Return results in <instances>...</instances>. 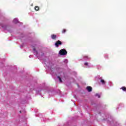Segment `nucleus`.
I'll return each mask as SVG.
<instances>
[{
    "label": "nucleus",
    "instance_id": "obj_23",
    "mask_svg": "<svg viewBox=\"0 0 126 126\" xmlns=\"http://www.w3.org/2000/svg\"><path fill=\"white\" fill-rule=\"evenodd\" d=\"M61 73H62L63 74V72H61Z\"/></svg>",
    "mask_w": 126,
    "mask_h": 126
},
{
    "label": "nucleus",
    "instance_id": "obj_1",
    "mask_svg": "<svg viewBox=\"0 0 126 126\" xmlns=\"http://www.w3.org/2000/svg\"><path fill=\"white\" fill-rule=\"evenodd\" d=\"M44 66H47L48 68H51V66L52 65V62H48L46 60H43L42 62Z\"/></svg>",
    "mask_w": 126,
    "mask_h": 126
},
{
    "label": "nucleus",
    "instance_id": "obj_4",
    "mask_svg": "<svg viewBox=\"0 0 126 126\" xmlns=\"http://www.w3.org/2000/svg\"><path fill=\"white\" fill-rule=\"evenodd\" d=\"M33 54L40 60V58L39 57V53H38V52L36 51L35 48H33Z\"/></svg>",
    "mask_w": 126,
    "mask_h": 126
},
{
    "label": "nucleus",
    "instance_id": "obj_19",
    "mask_svg": "<svg viewBox=\"0 0 126 126\" xmlns=\"http://www.w3.org/2000/svg\"><path fill=\"white\" fill-rule=\"evenodd\" d=\"M109 85H110V86H112V83H111V82H109Z\"/></svg>",
    "mask_w": 126,
    "mask_h": 126
},
{
    "label": "nucleus",
    "instance_id": "obj_11",
    "mask_svg": "<svg viewBox=\"0 0 126 126\" xmlns=\"http://www.w3.org/2000/svg\"><path fill=\"white\" fill-rule=\"evenodd\" d=\"M84 59L86 61H87V60H90V58L88 57L87 56H84Z\"/></svg>",
    "mask_w": 126,
    "mask_h": 126
},
{
    "label": "nucleus",
    "instance_id": "obj_17",
    "mask_svg": "<svg viewBox=\"0 0 126 126\" xmlns=\"http://www.w3.org/2000/svg\"><path fill=\"white\" fill-rule=\"evenodd\" d=\"M66 31L65 30H63V31H62V33H65Z\"/></svg>",
    "mask_w": 126,
    "mask_h": 126
},
{
    "label": "nucleus",
    "instance_id": "obj_14",
    "mask_svg": "<svg viewBox=\"0 0 126 126\" xmlns=\"http://www.w3.org/2000/svg\"><path fill=\"white\" fill-rule=\"evenodd\" d=\"M121 89H122V90L123 91H126V88L125 87H123L122 88H121Z\"/></svg>",
    "mask_w": 126,
    "mask_h": 126
},
{
    "label": "nucleus",
    "instance_id": "obj_12",
    "mask_svg": "<svg viewBox=\"0 0 126 126\" xmlns=\"http://www.w3.org/2000/svg\"><path fill=\"white\" fill-rule=\"evenodd\" d=\"M57 78H58V79H59L60 82H61V83L63 82V81L62 80V78H61V77H60V76H58L57 77Z\"/></svg>",
    "mask_w": 126,
    "mask_h": 126
},
{
    "label": "nucleus",
    "instance_id": "obj_7",
    "mask_svg": "<svg viewBox=\"0 0 126 126\" xmlns=\"http://www.w3.org/2000/svg\"><path fill=\"white\" fill-rule=\"evenodd\" d=\"M13 23H14L15 24H17V23H19V21H18V19H17V18H15V19H13Z\"/></svg>",
    "mask_w": 126,
    "mask_h": 126
},
{
    "label": "nucleus",
    "instance_id": "obj_6",
    "mask_svg": "<svg viewBox=\"0 0 126 126\" xmlns=\"http://www.w3.org/2000/svg\"><path fill=\"white\" fill-rule=\"evenodd\" d=\"M60 45H62V42L58 40L57 42H56L55 46H56V47H59V46H60Z\"/></svg>",
    "mask_w": 126,
    "mask_h": 126
},
{
    "label": "nucleus",
    "instance_id": "obj_8",
    "mask_svg": "<svg viewBox=\"0 0 126 126\" xmlns=\"http://www.w3.org/2000/svg\"><path fill=\"white\" fill-rule=\"evenodd\" d=\"M100 83L102 84V85H105L106 84V81L104 80L103 79H102V78L100 77Z\"/></svg>",
    "mask_w": 126,
    "mask_h": 126
},
{
    "label": "nucleus",
    "instance_id": "obj_21",
    "mask_svg": "<svg viewBox=\"0 0 126 126\" xmlns=\"http://www.w3.org/2000/svg\"><path fill=\"white\" fill-rule=\"evenodd\" d=\"M31 6H33V4H31Z\"/></svg>",
    "mask_w": 126,
    "mask_h": 126
},
{
    "label": "nucleus",
    "instance_id": "obj_20",
    "mask_svg": "<svg viewBox=\"0 0 126 126\" xmlns=\"http://www.w3.org/2000/svg\"><path fill=\"white\" fill-rule=\"evenodd\" d=\"M21 47L22 48H23V45H21Z\"/></svg>",
    "mask_w": 126,
    "mask_h": 126
},
{
    "label": "nucleus",
    "instance_id": "obj_24",
    "mask_svg": "<svg viewBox=\"0 0 126 126\" xmlns=\"http://www.w3.org/2000/svg\"><path fill=\"white\" fill-rule=\"evenodd\" d=\"M20 113H21V111H20Z\"/></svg>",
    "mask_w": 126,
    "mask_h": 126
},
{
    "label": "nucleus",
    "instance_id": "obj_16",
    "mask_svg": "<svg viewBox=\"0 0 126 126\" xmlns=\"http://www.w3.org/2000/svg\"><path fill=\"white\" fill-rule=\"evenodd\" d=\"M34 9L36 11H38L39 10V7L38 6H35L34 8Z\"/></svg>",
    "mask_w": 126,
    "mask_h": 126
},
{
    "label": "nucleus",
    "instance_id": "obj_9",
    "mask_svg": "<svg viewBox=\"0 0 126 126\" xmlns=\"http://www.w3.org/2000/svg\"><path fill=\"white\" fill-rule=\"evenodd\" d=\"M87 90L88 92H91V91H92V88L91 87H87Z\"/></svg>",
    "mask_w": 126,
    "mask_h": 126
},
{
    "label": "nucleus",
    "instance_id": "obj_15",
    "mask_svg": "<svg viewBox=\"0 0 126 126\" xmlns=\"http://www.w3.org/2000/svg\"><path fill=\"white\" fill-rule=\"evenodd\" d=\"M95 96L96 97H98V98H100V94H95Z\"/></svg>",
    "mask_w": 126,
    "mask_h": 126
},
{
    "label": "nucleus",
    "instance_id": "obj_5",
    "mask_svg": "<svg viewBox=\"0 0 126 126\" xmlns=\"http://www.w3.org/2000/svg\"><path fill=\"white\" fill-rule=\"evenodd\" d=\"M84 65L85 66V67H87V68H89V67H91V64L87 63V62H86L84 63Z\"/></svg>",
    "mask_w": 126,
    "mask_h": 126
},
{
    "label": "nucleus",
    "instance_id": "obj_3",
    "mask_svg": "<svg viewBox=\"0 0 126 126\" xmlns=\"http://www.w3.org/2000/svg\"><path fill=\"white\" fill-rule=\"evenodd\" d=\"M0 27H1V28H2L3 30H4V31L7 30V31L9 32V31L8 30L9 27H8V26H6V25H4L1 23H0Z\"/></svg>",
    "mask_w": 126,
    "mask_h": 126
},
{
    "label": "nucleus",
    "instance_id": "obj_2",
    "mask_svg": "<svg viewBox=\"0 0 126 126\" xmlns=\"http://www.w3.org/2000/svg\"><path fill=\"white\" fill-rule=\"evenodd\" d=\"M67 54V52L65 49H62L59 52V54L61 55L62 56H64Z\"/></svg>",
    "mask_w": 126,
    "mask_h": 126
},
{
    "label": "nucleus",
    "instance_id": "obj_18",
    "mask_svg": "<svg viewBox=\"0 0 126 126\" xmlns=\"http://www.w3.org/2000/svg\"><path fill=\"white\" fill-rule=\"evenodd\" d=\"M51 73L52 75H53V76L55 75V73H53L52 71H51Z\"/></svg>",
    "mask_w": 126,
    "mask_h": 126
},
{
    "label": "nucleus",
    "instance_id": "obj_10",
    "mask_svg": "<svg viewBox=\"0 0 126 126\" xmlns=\"http://www.w3.org/2000/svg\"><path fill=\"white\" fill-rule=\"evenodd\" d=\"M51 38L52 39H53V40H55V39H56V38H57V35H55V34H52L51 35Z\"/></svg>",
    "mask_w": 126,
    "mask_h": 126
},
{
    "label": "nucleus",
    "instance_id": "obj_13",
    "mask_svg": "<svg viewBox=\"0 0 126 126\" xmlns=\"http://www.w3.org/2000/svg\"><path fill=\"white\" fill-rule=\"evenodd\" d=\"M63 63H68V60H67V59H64Z\"/></svg>",
    "mask_w": 126,
    "mask_h": 126
},
{
    "label": "nucleus",
    "instance_id": "obj_22",
    "mask_svg": "<svg viewBox=\"0 0 126 126\" xmlns=\"http://www.w3.org/2000/svg\"><path fill=\"white\" fill-rule=\"evenodd\" d=\"M29 58H31V55H30V56H29Z\"/></svg>",
    "mask_w": 126,
    "mask_h": 126
}]
</instances>
